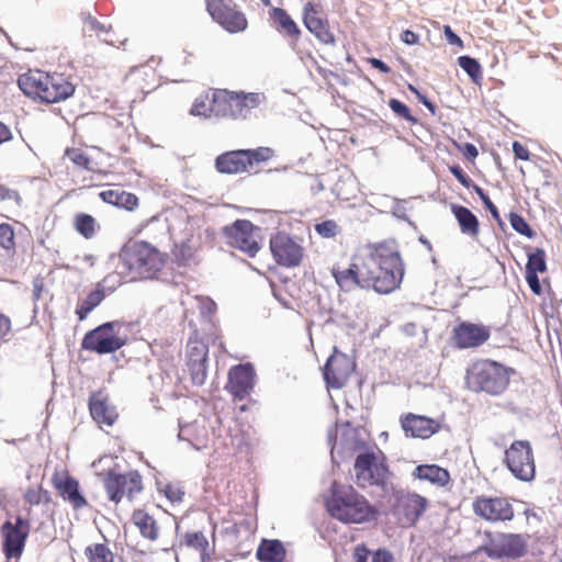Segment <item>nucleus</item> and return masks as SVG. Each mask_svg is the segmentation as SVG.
<instances>
[{
	"instance_id": "obj_51",
	"label": "nucleus",
	"mask_w": 562,
	"mask_h": 562,
	"mask_svg": "<svg viewBox=\"0 0 562 562\" xmlns=\"http://www.w3.org/2000/svg\"><path fill=\"white\" fill-rule=\"evenodd\" d=\"M449 171L467 189H470L471 186H473V180L463 171L459 165L449 166Z\"/></svg>"
},
{
	"instance_id": "obj_53",
	"label": "nucleus",
	"mask_w": 562,
	"mask_h": 562,
	"mask_svg": "<svg viewBox=\"0 0 562 562\" xmlns=\"http://www.w3.org/2000/svg\"><path fill=\"white\" fill-rule=\"evenodd\" d=\"M164 494L171 503H180L182 502L184 492L178 486L167 484L165 486Z\"/></svg>"
},
{
	"instance_id": "obj_10",
	"label": "nucleus",
	"mask_w": 562,
	"mask_h": 562,
	"mask_svg": "<svg viewBox=\"0 0 562 562\" xmlns=\"http://www.w3.org/2000/svg\"><path fill=\"white\" fill-rule=\"evenodd\" d=\"M255 232H260L248 220H236L222 228V234L229 246L237 248L249 257H255L260 247L255 238Z\"/></svg>"
},
{
	"instance_id": "obj_12",
	"label": "nucleus",
	"mask_w": 562,
	"mask_h": 562,
	"mask_svg": "<svg viewBox=\"0 0 562 562\" xmlns=\"http://www.w3.org/2000/svg\"><path fill=\"white\" fill-rule=\"evenodd\" d=\"M29 532L30 521L21 516H18L15 518L14 524L9 519L2 524V550L7 560L13 558L19 559L21 557L25 547Z\"/></svg>"
},
{
	"instance_id": "obj_22",
	"label": "nucleus",
	"mask_w": 562,
	"mask_h": 562,
	"mask_svg": "<svg viewBox=\"0 0 562 562\" xmlns=\"http://www.w3.org/2000/svg\"><path fill=\"white\" fill-rule=\"evenodd\" d=\"M427 501L425 497L407 493L397 496V504L394 512L398 516H403V522L414 525L422 517L426 509Z\"/></svg>"
},
{
	"instance_id": "obj_2",
	"label": "nucleus",
	"mask_w": 562,
	"mask_h": 562,
	"mask_svg": "<svg viewBox=\"0 0 562 562\" xmlns=\"http://www.w3.org/2000/svg\"><path fill=\"white\" fill-rule=\"evenodd\" d=\"M370 289L380 294H389L402 282L404 266L398 251L379 245L367 256Z\"/></svg>"
},
{
	"instance_id": "obj_42",
	"label": "nucleus",
	"mask_w": 562,
	"mask_h": 562,
	"mask_svg": "<svg viewBox=\"0 0 562 562\" xmlns=\"http://www.w3.org/2000/svg\"><path fill=\"white\" fill-rule=\"evenodd\" d=\"M65 156L68 157L76 166L88 171H92V161L90 157L79 148H67Z\"/></svg>"
},
{
	"instance_id": "obj_20",
	"label": "nucleus",
	"mask_w": 562,
	"mask_h": 562,
	"mask_svg": "<svg viewBox=\"0 0 562 562\" xmlns=\"http://www.w3.org/2000/svg\"><path fill=\"white\" fill-rule=\"evenodd\" d=\"M303 22L305 27L314 34L322 44L335 45L336 40L329 29L328 20L319 15V12L312 2H307L303 8Z\"/></svg>"
},
{
	"instance_id": "obj_30",
	"label": "nucleus",
	"mask_w": 562,
	"mask_h": 562,
	"mask_svg": "<svg viewBox=\"0 0 562 562\" xmlns=\"http://www.w3.org/2000/svg\"><path fill=\"white\" fill-rule=\"evenodd\" d=\"M18 86L22 92L30 98H38L43 102L45 86L47 87L46 76L42 72L23 74L18 79Z\"/></svg>"
},
{
	"instance_id": "obj_46",
	"label": "nucleus",
	"mask_w": 562,
	"mask_h": 562,
	"mask_svg": "<svg viewBox=\"0 0 562 562\" xmlns=\"http://www.w3.org/2000/svg\"><path fill=\"white\" fill-rule=\"evenodd\" d=\"M315 232L323 238H333L339 233V227L334 220H326L315 224Z\"/></svg>"
},
{
	"instance_id": "obj_1",
	"label": "nucleus",
	"mask_w": 562,
	"mask_h": 562,
	"mask_svg": "<svg viewBox=\"0 0 562 562\" xmlns=\"http://www.w3.org/2000/svg\"><path fill=\"white\" fill-rule=\"evenodd\" d=\"M329 515L345 524H363L375 519L378 510L351 485L334 481L325 497Z\"/></svg>"
},
{
	"instance_id": "obj_57",
	"label": "nucleus",
	"mask_w": 562,
	"mask_h": 562,
	"mask_svg": "<svg viewBox=\"0 0 562 562\" xmlns=\"http://www.w3.org/2000/svg\"><path fill=\"white\" fill-rule=\"evenodd\" d=\"M482 203L484 204L485 209L491 213L492 217L497 222L498 226L502 229H504L505 223L502 220V217L499 215V212H498V209L496 207V205L491 201L490 198L487 200L483 201Z\"/></svg>"
},
{
	"instance_id": "obj_15",
	"label": "nucleus",
	"mask_w": 562,
	"mask_h": 562,
	"mask_svg": "<svg viewBox=\"0 0 562 562\" xmlns=\"http://www.w3.org/2000/svg\"><path fill=\"white\" fill-rule=\"evenodd\" d=\"M473 510L476 516L491 522L510 521L514 518V508L504 497H476Z\"/></svg>"
},
{
	"instance_id": "obj_11",
	"label": "nucleus",
	"mask_w": 562,
	"mask_h": 562,
	"mask_svg": "<svg viewBox=\"0 0 562 562\" xmlns=\"http://www.w3.org/2000/svg\"><path fill=\"white\" fill-rule=\"evenodd\" d=\"M528 551V542L520 533H498L484 548L486 555L494 560H518Z\"/></svg>"
},
{
	"instance_id": "obj_60",
	"label": "nucleus",
	"mask_w": 562,
	"mask_h": 562,
	"mask_svg": "<svg viewBox=\"0 0 562 562\" xmlns=\"http://www.w3.org/2000/svg\"><path fill=\"white\" fill-rule=\"evenodd\" d=\"M372 562H393V554L386 549H378L371 553Z\"/></svg>"
},
{
	"instance_id": "obj_9",
	"label": "nucleus",
	"mask_w": 562,
	"mask_h": 562,
	"mask_svg": "<svg viewBox=\"0 0 562 562\" xmlns=\"http://www.w3.org/2000/svg\"><path fill=\"white\" fill-rule=\"evenodd\" d=\"M103 485L109 499L115 504H119L124 495L132 501L135 494L143 491L142 476L137 471L121 474L110 470L104 477Z\"/></svg>"
},
{
	"instance_id": "obj_7",
	"label": "nucleus",
	"mask_w": 562,
	"mask_h": 562,
	"mask_svg": "<svg viewBox=\"0 0 562 562\" xmlns=\"http://www.w3.org/2000/svg\"><path fill=\"white\" fill-rule=\"evenodd\" d=\"M504 464L517 480L532 481L536 475V464L530 441H513L505 450Z\"/></svg>"
},
{
	"instance_id": "obj_26",
	"label": "nucleus",
	"mask_w": 562,
	"mask_h": 562,
	"mask_svg": "<svg viewBox=\"0 0 562 562\" xmlns=\"http://www.w3.org/2000/svg\"><path fill=\"white\" fill-rule=\"evenodd\" d=\"M47 87L45 86L43 102L56 103L66 100L75 92V87L69 81L65 80L61 76L46 75Z\"/></svg>"
},
{
	"instance_id": "obj_23",
	"label": "nucleus",
	"mask_w": 562,
	"mask_h": 562,
	"mask_svg": "<svg viewBox=\"0 0 562 562\" xmlns=\"http://www.w3.org/2000/svg\"><path fill=\"white\" fill-rule=\"evenodd\" d=\"M53 484L58 491L61 498L68 502L74 509H80L88 505V502L81 493L78 480L70 475H66L64 479L53 477Z\"/></svg>"
},
{
	"instance_id": "obj_48",
	"label": "nucleus",
	"mask_w": 562,
	"mask_h": 562,
	"mask_svg": "<svg viewBox=\"0 0 562 562\" xmlns=\"http://www.w3.org/2000/svg\"><path fill=\"white\" fill-rule=\"evenodd\" d=\"M24 499L31 505H40L41 503H47L49 496L47 491H44L42 487L29 488L24 494Z\"/></svg>"
},
{
	"instance_id": "obj_4",
	"label": "nucleus",
	"mask_w": 562,
	"mask_h": 562,
	"mask_svg": "<svg viewBox=\"0 0 562 562\" xmlns=\"http://www.w3.org/2000/svg\"><path fill=\"white\" fill-rule=\"evenodd\" d=\"M124 268L140 279H151L164 267L160 252L146 241L126 244L120 254Z\"/></svg>"
},
{
	"instance_id": "obj_25",
	"label": "nucleus",
	"mask_w": 562,
	"mask_h": 562,
	"mask_svg": "<svg viewBox=\"0 0 562 562\" xmlns=\"http://www.w3.org/2000/svg\"><path fill=\"white\" fill-rule=\"evenodd\" d=\"M207 348L196 346L189 353L188 369L194 385H203L207 376Z\"/></svg>"
},
{
	"instance_id": "obj_38",
	"label": "nucleus",
	"mask_w": 562,
	"mask_h": 562,
	"mask_svg": "<svg viewBox=\"0 0 562 562\" xmlns=\"http://www.w3.org/2000/svg\"><path fill=\"white\" fill-rule=\"evenodd\" d=\"M76 231L87 239H90L95 234L97 222L95 218L87 213H79L75 216Z\"/></svg>"
},
{
	"instance_id": "obj_54",
	"label": "nucleus",
	"mask_w": 562,
	"mask_h": 562,
	"mask_svg": "<svg viewBox=\"0 0 562 562\" xmlns=\"http://www.w3.org/2000/svg\"><path fill=\"white\" fill-rule=\"evenodd\" d=\"M209 106H210V103L206 104L205 101L195 99V101L190 110V114L195 115V116L196 115L210 116L212 113H210Z\"/></svg>"
},
{
	"instance_id": "obj_32",
	"label": "nucleus",
	"mask_w": 562,
	"mask_h": 562,
	"mask_svg": "<svg viewBox=\"0 0 562 562\" xmlns=\"http://www.w3.org/2000/svg\"><path fill=\"white\" fill-rule=\"evenodd\" d=\"M413 475L422 481H428L438 486H446L450 481L448 470L437 464H420L414 470Z\"/></svg>"
},
{
	"instance_id": "obj_64",
	"label": "nucleus",
	"mask_w": 562,
	"mask_h": 562,
	"mask_svg": "<svg viewBox=\"0 0 562 562\" xmlns=\"http://www.w3.org/2000/svg\"><path fill=\"white\" fill-rule=\"evenodd\" d=\"M416 97L418 99V101L424 104L428 110L429 112L435 115L436 114V109L437 106L435 105L434 102H431L425 94H423L420 91H416Z\"/></svg>"
},
{
	"instance_id": "obj_5",
	"label": "nucleus",
	"mask_w": 562,
	"mask_h": 562,
	"mask_svg": "<svg viewBox=\"0 0 562 562\" xmlns=\"http://www.w3.org/2000/svg\"><path fill=\"white\" fill-rule=\"evenodd\" d=\"M355 482L361 487L376 486L381 488L384 496L392 490V483L390 482L391 472L383 457L379 460L378 454L373 449L361 451L356 456L355 459Z\"/></svg>"
},
{
	"instance_id": "obj_21",
	"label": "nucleus",
	"mask_w": 562,
	"mask_h": 562,
	"mask_svg": "<svg viewBox=\"0 0 562 562\" xmlns=\"http://www.w3.org/2000/svg\"><path fill=\"white\" fill-rule=\"evenodd\" d=\"M402 428L407 437L427 439L438 432L440 425L432 418L408 413L401 419Z\"/></svg>"
},
{
	"instance_id": "obj_14",
	"label": "nucleus",
	"mask_w": 562,
	"mask_h": 562,
	"mask_svg": "<svg viewBox=\"0 0 562 562\" xmlns=\"http://www.w3.org/2000/svg\"><path fill=\"white\" fill-rule=\"evenodd\" d=\"M270 250L280 266L294 268L300 266L303 257V248L284 233L278 232L270 238Z\"/></svg>"
},
{
	"instance_id": "obj_56",
	"label": "nucleus",
	"mask_w": 562,
	"mask_h": 562,
	"mask_svg": "<svg viewBox=\"0 0 562 562\" xmlns=\"http://www.w3.org/2000/svg\"><path fill=\"white\" fill-rule=\"evenodd\" d=\"M526 281L531 290V292L536 295H540L542 292V288L540 284V280L538 273H529L526 272Z\"/></svg>"
},
{
	"instance_id": "obj_50",
	"label": "nucleus",
	"mask_w": 562,
	"mask_h": 562,
	"mask_svg": "<svg viewBox=\"0 0 562 562\" xmlns=\"http://www.w3.org/2000/svg\"><path fill=\"white\" fill-rule=\"evenodd\" d=\"M239 94H241L243 98L240 102H243L244 108H247L249 111L251 109L257 108L260 104L261 100L265 99L263 94L258 92H239Z\"/></svg>"
},
{
	"instance_id": "obj_55",
	"label": "nucleus",
	"mask_w": 562,
	"mask_h": 562,
	"mask_svg": "<svg viewBox=\"0 0 562 562\" xmlns=\"http://www.w3.org/2000/svg\"><path fill=\"white\" fill-rule=\"evenodd\" d=\"M443 35L450 45H456L460 48H463V41L458 34L454 33L450 25L443 26Z\"/></svg>"
},
{
	"instance_id": "obj_19",
	"label": "nucleus",
	"mask_w": 562,
	"mask_h": 562,
	"mask_svg": "<svg viewBox=\"0 0 562 562\" xmlns=\"http://www.w3.org/2000/svg\"><path fill=\"white\" fill-rule=\"evenodd\" d=\"M206 9L211 16L231 33L240 32L247 27L245 14L232 9L226 0H206Z\"/></svg>"
},
{
	"instance_id": "obj_33",
	"label": "nucleus",
	"mask_w": 562,
	"mask_h": 562,
	"mask_svg": "<svg viewBox=\"0 0 562 562\" xmlns=\"http://www.w3.org/2000/svg\"><path fill=\"white\" fill-rule=\"evenodd\" d=\"M285 548L278 539H263L257 550L260 562H285Z\"/></svg>"
},
{
	"instance_id": "obj_62",
	"label": "nucleus",
	"mask_w": 562,
	"mask_h": 562,
	"mask_svg": "<svg viewBox=\"0 0 562 562\" xmlns=\"http://www.w3.org/2000/svg\"><path fill=\"white\" fill-rule=\"evenodd\" d=\"M401 40L407 45H415L418 43L419 36L411 30H405L401 34Z\"/></svg>"
},
{
	"instance_id": "obj_13",
	"label": "nucleus",
	"mask_w": 562,
	"mask_h": 562,
	"mask_svg": "<svg viewBox=\"0 0 562 562\" xmlns=\"http://www.w3.org/2000/svg\"><path fill=\"white\" fill-rule=\"evenodd\" d=\"M355 361L344 352H338L335 348L323 367V376L328 389H342L351 373L355 371Z\"/></svg>"
},
{
	"instance_id": "obj_27",
	"label": "nucleus",
	"mask_w": 562,
	"mask_h": 562,
	"mask_svg": "<svg viewBox=\"0 0 562 562\" xmlns=\"http://www.w3.org/2000/svg\"><path fill=\"white\" fill-rule=\"evenodd\" d=\"M89 409L91 417L98 424L112 426L117 418L115 408L109 405L108 400L100 392L90 395Z\"/></svg>"
},
{
	"instance_id": "obj_35",
	"label": "nucleus",
	"mask_w": 562,
	"mask_h": 562,
	"mask_svg": "<svg viewBox=\"0 0 562 562\" xmlns=\"http://www.w3.org/2000/svg\"><path fill=\"white\" fill-rule=\"evenodd\" d=\"M105 288L102 283H98L95 289L91 291L85 300H82L76 308V315L79 321H83L88 317V315L101 304V302L105 299Z\"/></svg>"
},
{
	"instance_id": "obj_39",
	"label": "nucleus",
	"mask_w": 562,
	"mask_h": 562,
	"mask_svg": "<svg viewBox=\"0 0 562 562\" xmlns=\"http://www.w3.org/2000/svg\"><path fill=\"white\" fill-rule=\"evenodd\" d=\"M85 554L89 562H113L114 559L111 550L103 543L88 546Z\"/></svg>"
},
{
	"instance_id": "obj_47",
	"label": "nucleus",
	"mask_w": 562,
	"mask_h": 562,
	"mask_svg": "<svg viewBox=\"0 0 562 562\" xmlns=\"http://www.w3.org/2000/svg\"><path fill=\"white\" fill-rule=\"evenodd\" d=\"M0 246L7 250H11L15 246L14 231L10 224H0Z\"/></svg>"
},
{
	"instance_id": "obj_41",
	"label": "nucleus",
	"mask_w": 562,
	"mask_h": 562,
	"mask_svg": "<svg viewBox=\"0 0 562 562\" xmlns=\"http://www.w3.org/2000/svg\"><path fill=\"white\" fill-rule=\"evenodd\" d=\"M508 220L512 228L519 235L527 238H532L536 235L535 231L520 214L510 212L508 214Z\"/></svg>"
},
{
	"instance_id": "obj_8",
	"label": "nucleus",
	"mask_w": 562,
	"mask_h": 562,
	"mask_svg": "<svg viewBox=\"0 0 562 562\" xmlns=\"http://www.w3.org/2000/svg\"><path fill=\"white\" fill-rule=\"evenodd\" d=\"M119 325L117 321L105 322L88 331L81 341L82 349L98 355H108L121 349L126 344V338L115 331Z\"/></svg>"
},
{
	"instance_id": "obj_17",
	"label": "nucleus",
	"mask_w": 562,
	"mask_h": 562,
	"mask_svg": "<svg viewBox=\"0 0 562 562\" xmlns=\"http://www.w3.org/2000/svg\"><path fill=\"white\" fill-rule=\"evenodd\" d=\"M256 372L250 362L234 366L228 371L226 389L235 400H245L255 386Z\"/></svg>"
},
{
	"instance_id": "obj_49",
	"label": "nucleus",
	"mask_w": 562,
	"mask_h": 562,
	"mask_svg": "<svg viewBox=\"0 0 562 562\" xmlns=\"http://www.w3.org/2000/svg\"><path fill=\"white\" fill-rule=\"evenodd\" d=\"M243 98H241V94H239V92H233V113H232V119H246L248 113H249V110L247 108H244V103L243 102H237V101H241Z\"/></svg>"
},
{
	"instance_id": "obj_59",
	"label": "nucleus",
	"mask_w": 562,
	"mask_h": 562,
	"mask_svg": "<svg viewBox=\"0 0 562 562\" xmlns=\"http://www.w3.org/2000/svg\"><path fill=\"white\" fill-rule=\"evenodd\" d=\"M513 153L516 159L528 160L530 157L529 150L520 144L518 140H515L512 145Z\"/></svg>"
},
{
	"instance_id": "obj_6",
	"label": "nucleus",
	"mask_w": 562,
	"mask_h": 562,
	"mask_svg": "<svg viewBox=\"0 0 562 562\" xmlns=\"http://www.w3.org/2000/svg\"><path fill=\"white\" fill-rule=\"evenodd\" d=\"M327 439L328 443L331 446V461L337 465L350 459L353 454H359L361 451L372 449L367 445V441L361 438L359 429L352 427L349 422L341 426L339 437L337 430H328Z\"/></svg>"
},
{
	"instance_id": "obj_34",
	"label": "nucleus",
	"mask_w": 562,
	"mask_h": 562,
	"mask_svg": "<svg viewBox=\"0 0 562 562\" xmlns=\"http://www.w3.org/2000/svg\"><path fill=\"white\" fill-rule=\"evenodd\" d=\"M210 113L215 116L232 117L233 113V92L227 90H217L213 93L209 106Z\"/></svg>"
},
{
	"instance_id": "obj_3",
	"label": "nucleus",
	"mask_w": 562,
	"mask_h": 562,
	"mask_svg": "<svg viewBox=\"0 0 562 562\" xmlns=\"http://www.w3.org/2000/svg\"><path fill=\"white\" fill-rule=\"evenodd\" d=\"M513 369L493 360H481L468 370L467 383L474 392H485L490 395L502 394L509 384Z\"/></svg>"
},
{
	"instance_id": "obj_63",
	"label": "nucleus",
	"mask_w": 562,
	"mask_h": 562,
	"mask_svg": "<svg viewBox=\"0 0 562 562\" xmlns=\"http://www.w3.org/2000/svg\"><path fill=\"white\" fill-rule=\"evenodd\" d=\"M369 64L374 68L380 70L383 74H390L391 67L386 65L383 60L372 57L369 59Z\"/></svg>"
},
{
	"instance_id": "obj_29",
	"label": "nucleus",
	"mask_w": 562,
	"mask_h": 562,
	"mask_svg": "<svg viewBox=\"0 0 562 562\" xmlns=\"http://www.w3.org/2000/svg\"><path fill=\"white\" fill-rule=\"evenodd\" d=\"M451 212L462 234L470 237H476L479 235L480 223L476 215L470 209L459 204H451Z\"/></svg>"
},
{
	"instance_id": "obj_18",
	"label": "nucleus",
	"mask_w": 562,
	"mask_h": 562,
	"mask_svg": "<svg viewBox=\"0 0 562 562\" xmlns=\"http://www.w3.org/2000/svg\"><path fill=\"white\" fill-rule=\"evenodd\" d=\"M491 337L488 326L471 322H461L453 328V341L458 349H470L482 346Z\"/></svg>"
},
{
	"instance_id": "obj_61",
	"label": "nucleus",
	"mask_w": 562,
	"mask_h": 562,
	"mask_svg": "<svg viewBox=\"0 0 562 562\" xmlns=\"http://www.w3.org/2000/svg\"><path fill=\"white\" fill-rule=\"evenodd\" d=\"M462 154L468 160L472 161L477 157L479 150L474 144L464 143Z\"/></svg>"
},
{
	"instance_id": "obj_40",
	"label": "nucleus",
	"mask_w": 562,
	"mask_h": 562,
	"mask_svg": "<svg viewBox=\"0 0 562 562\" xmlns=\"http://www.w3.org/2000/svg\"><path fill=\"white\" fill-rule=\"evenodd\" d=\"M547 271L546 251L542 248H536L528 254L526 272L542 273Z\"/></svg>"
},
{
	"instance_id": "obj_43",
	"label": "nucleus",
	"mask_w": 562,
	"mask_h": 562,
	"mask_svg": "<svg viewBox=\"0 0 562 562\" xmlns=\"http://www.w3.org/2000/svg\"><path fill=\"white\" fill-rule=\"evenodd\" d=\"M246 154V160H249V168L256 164L265 162L273 156V150L269 147H258L256 149H243Z\"/></svg>"
},
{
	"instance_id": "obj_24",
	"label": "nucleus",
	"mask_w": 562,
	"mask_h": 562,
	"mask_svg": "<svg viewBox=\"0 0 562 562\" xmlns=\"http://www.w3.org/2000/svg\"><path fill=\"white\" fill-rule=\"evenodd\" d=\"M243 149L229 150L215 158V169L220 173L236 175L248 171L249 160H246Z\"/></svg>"
},
{
	"instance_id": "obj_45",
	"label": "nucleus",
	"mask_w": 562,
	"mask_h": 562,
	"mask_svg": "<svg viewBox=\"0 0 562 562\" xmlns=\"http://www.w3.org/2000/svg\"><path fill=\"white\" fill-rule=\"evenodd\" d=\"M186 546L199 551L207 550L209 541L202 531L187 532L184 535Z\"/></svg>"
},
{
	"instance_id": "obj_31",
	"label": "nucleus",
	"mask_w": 562,
	"mask_h": 562,
	"mask_svg": "<svg viewBox=\"0 0 562 562\" xmlns=\"http://www.w3.org/2000/svg\"><path fill=\"white\" fill-rule=\"evenodd\" d=\"M99 198L109 204L133 211L138 205V198L121 188L104 190L99 193Z\"/></svg>"
},
{
	"instance_id": "obj_52",
	"label": "nucleus",
	"mask_w": 562,
	"mask_h": 562,
	"mask_svg": "<svg viewBox=\"0 0 562 562\" xmlns=\"http://www.w3.org/2000/svg\"><path fill=\"white\" fill-rule=\"evenodd\" d=\"M221 533L225 536L229 542H235L241 537L240 525L227 524L221 529Z\"/></svg>"
},
{
	"instance_id": "obj_44",
	"label": "nucleus",
	"mask_w": 562,
	"mask_h": 562,
	"mask_svg": "<svg viewBox=\"0 0 562 562\" xmlns=\"http://www.w3.org/2000/svg\"><path fill=\"white\" fill-rule=\"evenodd\" d=\"M387 104L390 109L394 112V114H396L397 116L409 122L411 124L418 123V120L414 115H412L409 108L398 99L392 98L389 100Z\"/></svg>"
},
{
	"instance_id": "obj_36",
	"label": "nucleus",
	"mask_w": 562,
	"mask_h": 562,
	"mask_svg": "<svg viewBox=\"0 0 562 562\" xmlns=\"http://www.w3.org/2000/svg\"><path fill=\"white\" fill-rule=\"evenodd\" d=\"M132 519L144 538L151 541L158 538V526L153 516L142 509H137L133 513Z\"/></svg>"
},
{
	"instance_id": "obj_37",
	"label": "nucleus",
	"mask_w": 562,
	"mask_h": 562,
	"mask_svg": "<svg viewBox=\"0 0 562 562\" xmlns=\"http://www.w3.org/2000/svg\"><path fill=\"white\" fill-rule=\"evenodd\" d=\"M458 65L467 72L472 82L479 83L482 80V67L474 57L462 55L458 57Z\"/></svg>"
},
{
	"instance_id": "obj_28",
	"label": "nucleus",
	"mask_w": 562,
	"mask_h": 562,
	"mask_svg": "<svg viewBox=\"0 0 562 562\" xmlns=\"http://www.w3.org/2000/svg\"><path fill=\"white\" fill-rule=\"evenodd\" d=\"M270 18L276 24V30L285 37H289L291 43L295 44L300 36L301 30L296 22L290 16V14L282 8H272L270 11Z\"/></svg>"
},
{
	"instance_id": "obj_58",
	"label": "nucleus",
	"mask_w": 562,
	"mask_h": 562,
	"mask_svg": "<svg viewBox=\"0 0 562 562\" xmlns=\"http://www.w3.org/2000/svg\"><path fill=\"white\" fill-rule=\"evenodd\" d=\"M371 551L364 544H358L353 551V562H368Z\"/></svg>"
},
{
	"instance_id": "obj_16",
	"label": "nucleus",
	"mask_w": 562,
	"mask_h": 562,
	"mask_svg": "<svg viewBox=\"0 0 562 562\" xmlns=\"http://www.w3.org/2000/svg\"><path fill=\"white\" fill-rule=\"evenodd\" d=\"M331 274L340 290L345 292H350L356 288L370 289L369 280L371 279L367 268V257L360 265L352 262L344 269L339 266H334Z\"/></svg>"
}]
</instances>
